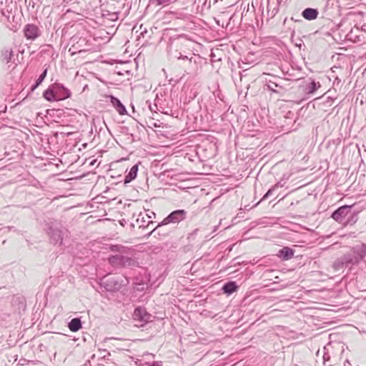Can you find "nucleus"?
I'll return each mask as SVG.
<instances>
[{"instance_id":"obj_22","label":"nucleus","mask_w":366,"mask_h":366,"mask_svg":"<svg viewBox=\"0 0 366 366\" xmlns=\"http://www.w3.org/2000/svg\"><path fill=\"white\" fill-rule=\"evenodd\" d=\"M280 183L276 184L274 185L272 188H270L267 192L264 195L261 201H263L266 199H267L269 197L272 196L273 194V192L275 190L276 188L279 187Z\"/></svg>"},{"instance_id":"obj_20","label":"nucleus","mask_w":366,"mask_h":366,"mask_svg":"<svg viewBox=\"0 0 366 366\" xmlns=\"http://www.w3.org/2000/svg\"><path fill=\"white\" fill-rule=\"evenodd\" d=\"M46 74H47V69H44L43 73L39 76V78L36 79L35 84L31 86L32 91H34L36 88H37L41 84V82L45 79Z\"/></svg>"},{"instance_id":"obj_6","label":"nucleus","mask_w":366,"mask_h":366,"mask_svg":"<svg viewBox=\"0 0 366 366\" xmlns=\"http://www.w3.org/2000/svg\"><path fill=\"white\" fill-rule=\"evenodd\" d=\"M24 34L26 39L34 40L40 36L41 31L36 25L29 24L24 26Z\"/></svg>"},{"instance_id":"obj_27","label":"nucleus","mask_w":366,"mask_h":366,"mask_svg":"<svg viewBox=\"0 0 366 366\" xmlns=\"http://www.w3.org/2000/svg\"><path fill=\"white\" fill-rule=\"evenodd\" d=\"M62 92H63V89L59 88V94H62Z\"/></svg>"},{"instance_id":"obj_4","label":"nucleus","mask_w":366,"mask_h":366,"mask_svg":"<svg viewBox=\"0 0 366 366\" xmlns=\"http://www.w3.org/2000/svg\"><path fill=\"white\" fill-rule=\"evenodd\" d=\"M187 212L184 209H177L171 212L166 218L163 219L149 234L150 236L153 232L162 225L169 223H179L186 218Z\"/></svg>"},{"instance_id":"obj_15","label":"nucleus","mask_w":366,"mask_h":366,"mask_svg":"<svg viewBox=\"0 0 366 366\" xmlns=\"http://www.w3.org/2000/svg\"><path fill=\"white\" fill-rule=\"evenodd\" d=\"M71 332H77L81 328V322L79 318L72 319L68 325Z\"/></svg>"},{"instance_id":"obj_7","label":"nucleus","mask_w":366,"mask_h":366,"mask_svg":"<svg viewBox=\"0 0 366 366\" xmlns=\"http://www.w3.org/2000/svg\"><path fill=\"white\" fill-rule=\"evenodd\" d=\"M350 208L351 206H342L332 213V217L335 221L340 223L343 221L344 218L349 214Z\"/></svg>"},{"instance_id":"obj_3","label":"nucleus","mask_w":366,"mask_h":366,"mask_svg":"<svg viewBox=\"0 0 366 366\" xmlns=\"http://www.w3.org/2000/svg\"><path fill=\"white\" fill-rule=\"evenodd\" d=\"M126 254L112 255L108 258L109 263L115 268L138 267L139 262L135 259Z\"/></svg>"},{"instance_id":"obj_14","label":"nucleus","mask_w":366,"mask_h":366,"mask_svg":"<svg viewBox=\"0 0 366 366\" xmlns=\"http://www.w3.org/2000/svg\"><path fill=\"white\" fill-rule=\"evenodd\" d=\"M278 256L282 257L283 259L287 260L294 256V252L292 249L285 247L278 252Z\"/></svg>"},{"instance_id":"obj_26","label":"nucleus","mask_w":366,"mask_h":366,"mask_svg":"<svg viewBox=\"0 0 366 366\" xmlns=\"http://www.w3.org/2000/svg\"><path fill=\"white\" fill-rule=\"evenodd\" d=\"M149 108L150 109L151 112H153L154 111V107H152V105H149Z\"/></svg>"},{"instance_id":"obj_1","label":"nucleus","mask_w":366,"mask_h":366,"mask_svg":"<svg viewBox=\"0 0 366 366\" xmlns=\"http://www.w3.org/2000/svg\"><path fill=\"white\" fill-rule=\"evenodd\" d=\"M70 96V91L58 83L53 84L44 92V97L49 102L65 99Z\"/></svg>"},{"instance_id":"obj_12","label":"nucleus","mask_w":366,"mask_h":366,"mask_svg":"<svg viewBox=\"0 0 366 366\" xmlns=\"http://www.w3.org/2000/svg\"><path fill=\"white\" fill-rule=\"evenodd\" d=\"M302 15L307 20H314L317 17L318 11L315 9L307 8L302 11Z\"/></svg>"},{"instance_id":"obj_23","label":"nucleus","mask_w":366,"mask_h":366,"mask_svg":"<svg viewBox=\"0 0 366 366\" xmlns=\"http://www.w3.org/2000/svg\"><path fill=\"white\" fill-rule=\"evenodd\" d=\"M158 6H167L170 4L172 0H152Z\"/></svg>"},{"instance_id":"obj_17","label":"nucleus","mask_w":366,"mask_h":366,"mask_svg":"<svg viewBox=\"0 0 366 366\" xmlns=\"http://www.w3.org/2000/svg\"><path fill=\"white\" fill-rule=\"evenodd\" d=\"M342 261L345 262V266H347L350 264H355L358 263L357 259L355 257L352 252L345 254L342 256Z\"/></svg>"},{"instance_id":"obj_21","label":"nucleus","mask_w":366,"mask_h":366,"mask_svg":"<svg viewBox=\"0 0 366 366\" xmlns=\"http://www.w3.org/2000/svg\"><path fill=\"white\" fill-rule=\"evenodd\" d=\"M345 266V262L342 261V257L337 259L333 264L335 270H340Z\"/></svg>"},{"instance_id":"obj_5","label":"nucleus","mask_w":366,"mask_h":366,"mask_svg":"<svg viewBox=\"0 0 366 366\" xmlns=\"http://www.w3.org/2000/svg\"><path fill=\"white\" fill-rule=\"evenodd\" d=\"M182 47V44L179 41H173L169 46V54L171 58L177 59H189L192 61V58H189L186 55H183L179 50Z\"/></svg>"},{"instance_id":"obj_13","label":"nucleus","mask_w":366,"mask_h":366,"mask_svg":"<svg viewBox=\"0 0 366 366\" xmlns=\"http://www.w3.org/2000/svg\"><path fill=\"white\" fill-rule=\"evenodd\" d=\"M138 172V165H134L128 172V174L125 176L124 178V184H128L131 182L133 179H134L137 175Z\"/></svg>"},{"instance_id":"obj_8","label":"nucleus","mask_w":366,"mask_h":366,"mask_svg":"<svg viewBox=\"0 0 366 366\" xmlns=\"http://www.w3.org/2000/svg\"><path fill=\"white\" fill-rule=\"evenodd\" d=\"M133 317L135 320L147 322L149 321L151 315L146 312L144 308L138 307L135 309Z\"/></svg>"},{"instance_id":"obj_25","label":"nucleus","mask_w":366,"mask_h":366,"mask_svg":"<svg viewBox=\"0 0 366 366\" xmlns=\"http://www.w3.org/2000/svg\"><path fill=\"white\" fill-rule=\"evenodd\" d=\"M147 215L148 218L152 219L155 216V213L154 212H149Z\"/></svg>"},{"instance_id":"obj_19","label":"nucleus","mask_w":366,"mask_h":366,"mask_svg":"<svg viewBox=\"0 0 366 366\" xmlns=\"http://www.w3.org/2000/svg\"><path fill=\"white\" fill-rule=\"evenodd\" d=\"M320 87V82H316L315 81H310L306 86V91L307 94H313Z\"/></svg>"},{"instance_id":"obj_10","label":"nucleus","mask_w":366,"mask_h":366,"mask_svg":"<svg viewBox=\"0 0 366 366\" xmlns=\"http://www.w3.org/2000/svg\"><path fill=\"white\" fill-rule=\"evenodd\" d=\"M104 284L105 285V287L108 291L117 290L122 286V283L119 282L114 277H110L107 279L106 282H104Z\"/></svg>"},{"instance_id":"obj_9","label":"nucleus","mask_w":366,"mask_h":366,"mask_svg":"<svg viewBox=\"0 0 366 366\" xmlns=\"http://www.w3.org/2000/svg\"><path fill=\"white\" fill-rule=\"evenodd\" d=\"M352 252L357 259V262H359L366 256V244H362L357 245L352 249Z\"/></svg>"},{"instance_id":"obj_18","label":"nucleus","mask_w":366,"mask_h":366,"mask_svg":"<svg viewBox=\"0 0 366 366\" xmlns=\"http://www.w3.org/2000/svg\"><path fill=\"white\" fill-rule=\"evenodd\" d=\"M110 249L112 252H117V254H129L130 250L129 248L119 244L112 245Z\"/></svg>"},{"instance_id":"obj_24","label":"nucleus","mask_w":366,"mask_h":366,"mask_svg":"<svg viewBox=\"0 0 366 366\" xmlns=\"http://www.w3.org/2000/svg\"><path fill=\"white\" fill-rule=\"evenodd\" d=\"M12 56V51L11 50H6L4 53V57L6 59L7 61L11 60Z\"/></svg>"},{"instance_id":"obj_2","label":"nucleus","mask_w":366,"mask_h":366,"mask_svg":"<svg viewBox=\"0 0 366 366\" xmlns=\"http://www.w3.org/2000/svg\"><path fill=\"white\" fill-rule=\"evenodd\" d=\"M48 234L51 242L54 244H61L64 237L67 235V229L58 222H51L48 224Z\"/></svg>"},{"instance_id":"obj_11","label":"nucleus","mask_w":366,"mask_h":366,"mask_svg":"<svg viewBox=\"0 0 366 366\" xmlns=\"http://www.w3.org/2000/svg\"><path fill=\"white\" fill-rule=\"evenodd\" d=\"M110 102L120 115L127 114V109L122 104L119 99L113 96H110Z\"/></svg>"},{"instance_id":"obj_16","label":"nucleus","mask_w":366,"mask_h":366,"mask_svg":"<svg viewBox=\"0 0 366 366\" xmlns=\"http://www.w3.org/2000/svg\"><path fill=\"white\" fill-rule=\"evenodd\" d=\"M237 289V286L234 282H229L222 287V290L224 293L227 295H231L232 293L234 292Z\"/></svg>"}]
</instances>
